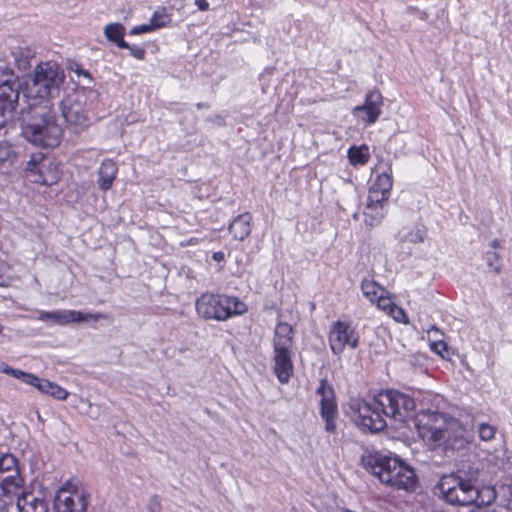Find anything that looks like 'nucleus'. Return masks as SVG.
<instances>
[{"label": "nucleus", "instance_id": "48", "mask_svg": "<svg viewBox=\"0 0 512 512\" xmlns=\"http://www.w3.org/2000/svg\"><path fill=\"white\" fill-rule=\"evenodd\" d=\"M195 5L198 7L200 11L209 10V3L207 0H195Z\"/></svg>", "mask_w": 512, "mask_h": 512}, {"label": "nucleus", "instance_id": "31", "mask_svg": "<svg viewBox=\"0 0 512 512\" xmlns=\"http://www.w3.org/2000/svg\"><path fill=\"white\" fill-rule=\"evenodd\" d=\"M16 162V154L7 142H0V167H11Z\"/></svg>", "mask_w": 512, "mask_h": 512}, {"label": "nucleus", "instance_id": "3", "mask_svg": "<svg viewBox=\"0 0 512 512\" xmlns=\"http://www.w3.org/2000/svg\"><path fill=\"white\" fill-rule=\"evenodd\" d=\"M416 426L419 436L433 447L443 446L444 449H459L466 444L462 435L452 436V432L459 428L458 422L446 421L442 414H423L417 418Z\"/></svg>", "mask_w": 512, "mask_h": 512}, {"label": "nucleus", "instance_id": "30", "mask_svg": "<svg viewBox=\"0 0 512 512\" xmlns=\"http://www.w3.org/2000/svg\"><path fill=\"white\" fill-rule=\"evenodd\" d=\"M43 395H49L57 400H66L69 393L64 388L59 386L58 384L49 381L48 379L45 380V383L43 385V390L41 392Z\"/></svg>", "mask_w": 512, "mask_h": 512}, {"label": "nucleus", "instance_id": "12", "mask_svg": "<svg viewBox=\"0 0 512 512\" xmlns=\"http://www.w3.org/2000/svg\"><path fill=\"white\" fill-rule=\"evenodd\" d=\"M24 489V479L20 470L13 473L6 471L0 473V509L5 510L12 505L15 497Z\"/></svg>", "mask_w": 512, "mask_h": 512}, {"label": "nucleus", "instance_id": "40", "mask_svg": "<svg viewBox=\"0 0 512 512\" xmlns=\"http://www.w3.org/2000/svg\"><path fill=\"white\" fill-rule=\"evenodd\" d=\"M388 315L391 316L397 322H400V323L408 322V318H407L405 311L402 308L398 307L397 305H395L394 308H392L390 310Z\"/></svg>", "mask_w": 512, "mask_h": 512}, {"label": "nucleus", "instance_id": "13", "mask_svg": "<svg viewBox=\"0 0 512 512\" xmlns=\"http://www.w3.org/2000/svg\"><path fill=\"white\" fill-rule=\"evenodd\" d=\"M359 340L358 333L348 323L336 322L329 333V341L333 352L344 349H355Z\"/></svg>", "mask_w": 512, "mask_h": 512}, {"label": "nucleus", "instance_id": "10", "mask_svg": "<svg viewBox=\"0 0 512 512\" xmlns=\"http://www.w3.org/2000/svg\"><path fill=\"white\" fill-rule=\"evenodd\" d=\"M38 320L51 325L65 326L72 323H86L105 318L101 313H84L76 310L39 311Z\"/></svg>", "mask_w": 512, "mask_h": 512}, {"label": "nucleus", "instance_id": "15", "mask_svg": "<svg viewBox=\"0 0 512 512\" xmlns=\"http://www.w3.org/2000/svg\"><path fill=\"white\" fill-rule=\"evenodd\" d=\"M19 512H48L49 504L45 494L38 490L23 489L15 497Z\"/></svg>", "mask_w": 512, "mask_h": 512}, {"label": "nucleus", "instance_id": "33", "mask_svg": "<svg viewBox=\"0 0 512 512\" xmlns=\"http://www.w3.org/2000/svg\"><path fill=\"white\" fill-rule=\"evenodd\" d=\"M14 470H19L17 459L9 453L0 455V473H13Z\"/></svg>", "mask_w": 512, "mask_h": 512}, {"label": "nucleus", "instance_id": "52", "mask_svg": "<svg viewBox=\"0 0 512 512\" xmlns=\"http://www.w3.org/2000/svg\"><path fill=\"white\" fill-rule=\"evenodd\" d=\"M442 359L444 360H447V361H451V354H444V353H441V354H438Z\"/></svg>", "mask_w": 512, "mask_h": 512}, {"label": "nucleus", "instance_id": "24", "mask_svg": "<svg viewBox=\"0 0 512 512\" xmlns=\"http://www.w3.org/2000/svg\"><path fill=\"white\" fill-rule=\"evenodd\" d=\"M125 33V26L118 22L109 23L103 29L104 36L119 48L129 47V43L124 40Z\"/></svg>", "mask_w": 512, "mask_h": 512}, {"label": "nucleus", "instance_id": "9", "mask_svg": "<svg viewBox=\"0 0 512 512\" xmlns=\"http://www.w3.org/2000/svg\"><path fill=\"white\" fill-rule=\"evenodd\" d=\"M19 77L7 66H0V107L13 116L19 100Z\"/></svg>", "mask_w": 512, "mask_h": 512}, {"label": "nucleus", "instance_id": "43", "mask_svg": "<svg viewBox=\"0 0 512 512\" xmlns=\"http://www.w3.org/2000/svg\"><path fill=\"white\" fill-rule=\"evenodd\" d=\"M0 371L5 374L11 375L14 378L19 379V380H21L22 375L24 374V371L19 370V369H14L5 363L0 364Z\"/></svg>", "mask_w": 512, "mask_h": 512}, {"label": "nucleus", "instance_id": "17", "mask_svg": "<svg viewBox=\"0 0 512 512\" xmlns=\"http://www.w3.org/2000/svg\"><path fill=\"white\" fill-rule=\"evenodd\" d=\"M393 186L392 166L388 165L387 170L379 174L369 188L368 196L372 202H387Z\"/></svg>", "mask_w": 512, "mask_h": 512}, {"label": "nucleus", "instance_id": "27", "mask_svg": "<svg viewBox=\"0 0 512 512\" xmlns=\"http://www.w3.org/2000/svg\"><path fill=\"white\" fill-rule=\"evenodd\" d=\"M427 340L432 352H447L448 347L445 341V335L437 327L432 326L427 331Z\"/></svg>", "mask_w": 512, "mask_h": 512}, {"label": "nucleus", "instance_id": "50", "mask_svg": "<svg viewBox=\"0 0 512 512\" xmlns=\"http://www.w3.org/2000/svg\"><path fill=\"white\" fill-rule=\"evenodd\" d=\"M213 259L216 261H222L224 259V253L223 252H215L213 254Z\"/></svg>", "mask_w": 512, "mask_h": 512}, {"label": "nucleus", "instance_id": "53", "mask_svg": "<svg viewBox=\"0 0 512 512\" xmlns=\"http://www.w3.org/2000/svg\"><path fill=\"white\" fill-rule=\"evenodd\" d=\"M196 107H197V109H204V108H207L208 106L205 103L200 102V103L196 104Z\"/></svg>", "mask_w": 512, "mask_h": 512}, {"label": "nucleus", "instance_id": "23", "mask_svg": "<svg viewBox=\"0 0 512 512\" xmlns=\"http://www.w3.org/2000/svg\"><path fill=\"white\" fill-rule=\"evenodd\" d=\"M274 373L278 380L285 384L288 383L293 374V365L289 354H275Z\"/></svg>", "mask_w": 512, "mask_h": 512}, {"label": "nucleus", "instance_id": "42", "mask_svg": "<svg viewBox=\"0 0 512 512\" xmlns=\"http://www.w3.org/2000/svg\"><path fill=\"white\" fill-rule=\"evenodd\" d=\"M427 360L428 358L425 354H412L409 362L414 368L422 369L426 365Z\"/></svg>", "mask_w": 512, "mask_h": 512}, {"label": "nucleus", "instance_id": "4", "mask_svg": "<svg viewBox=\"0 0 512 512\" xmlns=\"http://www.w3.org/2000/svg\"><path fill=\"white\" fill-rule=\"evenodd\" d=\"M196 311L204 319L224 321L245 312L246 306L237 297L205 293L197 299Z\"/></svg>", "mask_w": 512, "mask_h": 512}, {"label": "nucleus", "instance_id": "36", "mask_svg": "<svg viewBox=\"0 0 512 512\" xmlns=\"http://www.w3.org/2000/svg\"><path fill=\"white\" fill-rule=\"evenodd\" d=\"M45 378H40L35 374L24 372L22 375L21 381L27 385H30L37 389L40 393L43 390V385L45 383Z\"/></svg>", "mask_w": 512, "mask_h": 512}, {"label": "nucleus", "instance_id": "47", "mask_svg": "<svg viewBox=\"0 0 512 512\" xmlns=\"http://www.w3.org/2000/svg\"><path fill=\"white\" fill-rule=\"evenodd\" d=\"M11 118H12V116L10 114H8L7 112H5L4 109H2L0 107V129L2 127H4L5 124L7 123V121Z\"/></svg>", "mask_w": 512, "mask_h": 512}, {"label": "nucleus", "instance_id": "34", "mask_svg": "<svg viewBox=\"0 0 512 512\" xmlns=\"http://www.w3.org/2000/svg\"><path fill=\"white\" fill-rule=\"evenodd\" d=\"M498 498L501 506L512 511V484L500 486L498 490Z\"/></svg>", "mask_w": 512, "mask_h": 512}, {"label": "nucleus", "instance_id": "51", "mask_svg": "<svg viewBox=\"0 0 512 512\" xmlns=\"http://www.w3.org/2000/svg\"><path fill=\"white\" fill-rule=\"evenodd\" d=\"M490 245L492 248L497 249L500 247V242L497 239H494L493 241H491Z\"/></svg>", "mask_w": 512, "mask_h": 512}, {"label": "nucleus", "instance_id": "25", "mask_svg": "<svg viewBox=\"0 0 512 512\" xmlns=\"http://www.w3.org/2000/svg\"><path fill=\"white\" fill-rule=\"evenodd\" d=\"M476 499L472 501V505L477 507L488 506L498 497V491L493 486L474 487Z\"/></svg>", "mask_w": 512, "mask_h": 512}, {"label": "nucleus", "instance_id": "20", "mask_svg": "<svg viewBox=\"0 0 512 512\" xmlns=\"http://www.w3.org/2000/svg\"><path fill=\"white\" fill-rule=\"evenodd\" d=\"M385 203L386 202H372L370 197H367V203L363 212L366 225L375 227L382 222L386 214Z\"/></svg>", "mask_w": 512, "mask_h": 512}, {"label": "nucleus", "instance_id": "14", "mask_svg": "<svg viewBox=\"0 0 512 512\" xmlns=\"http://www.w3.org/2000/svg\"><path fill=\"white\" fill-rule=\"evenodd\" d=\"M316 392L321 396V416L326 422L325 429L328 432H334L336 428L334 420L337 415L334 390L326 379H321Z\"/></svg>", "mask_w": 512, "mask_h": 512}, {"label": "nucleus", "instance_id": "41", "mask_svg": "<svg viewBox=\"0 0 512 512\" xmlns=\"http://www.w3.org/2000/svg\"><path fill=\"white\" fill-rule=\"evenodd\" d=\"M121 48L129 50L130 55L138 60H143L145 58L146 50L141 46L129 44V47H121Z\"/></svg>", "mask_w": 512, "mask_h": 512}, {"label": "nucleus", "instance_id": "32", "mask_svg": "<svg viewBox=\"0 0 512 512\" xmlns=\"http://www.w3.org/2000/svg\"><path fill=\"white\" fill-rule=\"evenodd\" d=\"M44 167V163H38L37 156H32L31 160L28 161L26 165V172L32 174H38L36 178L33 180L35 183H40L43 185L48 184V180L43 176L42 168Z\"/></svg>", "mask_w": 512, "mask_h": 512}, {"label": "nucleus", "instance_id": "46", "mask_svg": "<svg viewBox=\"0 0 512 512\" xmlns=\"http://www.w3.org/2000/svg\"><path fill=\"white\" fill-rule=\"evenodd\" d=\"M86 414L94 420L98 419L100 416L99 406L88 402V411L86 412Z\"/></svg>", "mask_w": 512, "mask_h": 512}, {"label": "nucleus", "instance_id": "28", "mask_svg": "<svg viewBox=\"0 0 512 512\" xmlns=\"http://www.w3.org/2000/svg\"><path fill=\"white\" fill-rule=\"evenodd\" d=\"M347 155L353 166L366 165L370 159V152L367 145L352 146L348 149Z\"/></svg>", "mask_w": 512, "mask_h": 512}, {"label": "nucleus", "instance_id": "7", "mask_svg": "<svg viewBox=\"0 0 512 512\" xmlns=\"http://www.w3.org/2000/svg\"><path fill=\"white\" fill-rule=\"evenodd\" d=\"M444 500L452 505L470 506L475 499L474 486L454 477L444 475L437 484Z\"/></svg>", "mask_w": 512, "mask_h": 512}, {"label": "nucleus", "instance_id": "11", "mask_svg": "<svg viewBox=\"0 0 512 512\" xmlns=\"http://www.w3.org/2000/svg\"><path fill=\"white\" fill-rule=\"evenodd\" d=\"M88 495L84 490L61 488L54 501L55 512H86Z\"/></svg>", "mask_w": 512, "mask_h": 512}, {"label": "nucleus", "instance_id": "5", "mask_svg": "<svg viewBox=\"0 0 512 512\" xmlns=\"http://www.w3.org/2000/svg\"><path fill=\"white\" fill-rule=\"evenodd\" d=\"M380 395L367 401L359 398H351L348 402L347 414L356 425L370 432H378L386 427L383 417L385 410L379 405Z\"/></svg>", "mask_w": 512, "mask_h": 512}, {"label": "nucleus", "instance_id": "54", "mask_svg": "<svg viewBox=\"0 0 512 512\" xmlns=\"http://www.w3.org/2000/svg\"><path fill=\"white\" fill-rule=\"evenodd\" d=\"M456 355L460 358L461 362L463 363L464 361H463V359H462V357H461V354H460V353H457Z\"/></svg>", "mask_w": 512, "mask_h": 512}, {"label": "nucleus", "instance_id": "49", "mask_svg": "<svg viewBox=\"0 0 512 512\" xmlns=\"http://www.w3.org/2000/svg\"><path fill=\"white\" fill-rule=\"evenodd\" d=\"M78 75H82L87 78H91L90 73L83 68H81L79 65H77V68L74 70Z\"/></svg>", "mask_w": 512, "mask_h": 512}, {"label": "nucleus", "instance_id": "18", "mask_svg": "<svg viewBox=\"0 0 512 512\" xmlns=\"http://www.w3.org/2000/svg\"><path fill=\"white\" fill-rule=\"evenodd\" d=\"M274 352H290L294 343V329L286 322H278L274 331Z\"/></svg>", "mask_w": 512, "mask_h": 512}, {"label": "nucleus", "instance_id": "35", "mask_svg": "<svg viewBox=\"0 0 512 512\" xmlns=\"http://www.w3.org/2000/svg\"><path fill=\"white\" fill-rule=\"evenodd\" d=\"M171 21L170 16L167 14L165 9H162L161 11H156L152 15L150 19V23L154 30L160 29L168 25Z\"/></svg>", "mask_w": 512, "mask_h": 512}, {"label": "nucleus", "instance_id": "6", "mask_svg": "<svg viewBox=\"0 0 512 512\" xmlns=\"http://www.w3.org/2000/svg\"><path fill=\"white\" fill-rule=\"evenodd\" d=\"M61 115L67 126L79 132L89 126L90 118L86 108V95L83 92L67 94L60 102Z\"/></svg>", "mask_w": 512, "mask_h": 512}, {"label": "nucleus", "instance_id": "21", "mask_svg": "<svg viewBox=\"0 0 512 512\" xmlns=\"http://www.w3.org/2000/svg\"><path fill=\"white\" fill-rule=\"evenodd\" d=\"M252 216L246 212L237 216L229 225V231L239 241L246 239L251 233Z\"/></svg>", "mask_w": 512, "mask_h": 512}, {"label": "nucleus", "instance_id": "2", "mask_svg": "<svg viewBox=\"0 0 512 512\" xmlns=\"http://www.w3.org/2000/svg\"><path fill=\"white\" fill-rule=\"evenodd\" d=\"M361 466L377 476L381 483L394 489L413 490L417 485V476L413 468L398 458L382 455L378 452L367 453L360 459Z\"/></svg>", "mask_w": 512, "mask_h": 512}, {"label": "nucleus", "instance_id": "29", "mask_svg": "<svg viewBox=\"0 0 512 512\" xmlns=\"http://www.w3.org/2000/svg\"><path fill=\"white\" fill-rule=\"evenodd\" d=\"M426 235L427 230L425 227H415L406 232L400 231L397 235V239L402 243L408 242L417 244L424 242Z\"/></svg>", "mask_w": 512, "mask_h": 512}, {"label": "nucleus", "instance_id": "1", "mask_svg": "<svg viewBox=\"0 0 512 512\" xmlns=\"http://www.w3.org/2000/svg\"><path fill=\"white\" fill-rule=\"evenodd\" d=\"M64 77L56 62H42L27 84L26 96L34 102L29 104L32 119L23 127V135L34 145L54 148L59 144L62 129L48 104L50 98L58 95Z\"/></svg>", "mask_w": 512, "mask_h": 512}, {"label": "nucleus", "instance_id": "26", "mask_svg": "<svg viewBox=\"0 0 512 512\" xmlns=\"http://www.w3.org/2000/svg\"><path fill=\"white\" fill-rule=\"evenodd\" d=\"M361 291L371 303H375L380 296L385 295L386 289L376 281L364 278L361 281Z\"/></svg>", "mask_w": 512, "mask_h": 512}, {"label": "nucleus", "instance_id": "22", "mask_svg": "<svg viewBox=\"0 0 512 512\" xmlns=\"http://www.w3.org/2000/svg\"><path fill=\"white\" fill-rule=\"evenodd\" d=\"M481 473L482 471L478 463L463 462L460 468L458 469L457 473L453 475L457 479L476 487L478 486Z\"/></svg>", "mask_w": 512, "mask_h": 512}, {"label": "nucleus", "instance_id": "8", "mask_svg": "<svg viewBox=\"0 0 512 512\" xmlns=\"http://www.w3.org/2000/svg\"><path fill=\"white\" fill-rule=\"evenodd\" d=\"M379 395V405L384 408L385 416L404 422L415 410V401L407 394L395 390H387L380 392Z\"/></svg>", "mask_w": 512, "mask_h": 512}, {"label": "nucleus", "instance_id": "45", "mask_svg": "<svg viewBox=\"0 0 512 512\" xmlns=\"http://www.w3.org/2000/svg\"><path fill=\"white\" fill-rule=\"evenodd\" d=\"M500 258L497 252L487 253V265L493 269L496 274H499L501 271L500 266H494V262L498 261Z\"/></svg>", "mask_w": 512, "mask_h": 512}, {"label": "nucleus", "instance_id": "16", "mask_svg": "<svg viewBox=\"0 0 512 512\" xmlns=\"http://www.w3.org/2000/svg\"><path fill=\"white\" fill-rule=\"evenodd\" d=\"M382 95L378 90L370 91L366 95L363 105L354 108V115L367 124H373L381 114Z\"/></svg>", "mask_w": 512, "mask_h": 512}, {"label": "nucleus", "instance_id": "37", "mask_svg": "<svg viewBox=\"0 0 512 512\" xmlns=\"http://www.w3.org/2000/svg\"><path fill=\"white\" fill-rule=\"evenodd\" d=\"M375 304L379 310H382L387 314L396 305L395 303L392 302V299H391V296H390V293L388 290H386L385 295H382L379 297V299H377Z\"/></svg>", "mask_w": 512, "mask_h": 512}, {"label": "nucleus", "instance_id": "38", "mask_svg": "<svg viewBox=\"0 0 512 512\" xmlns=\"http://www.w3.org/2000/svg\"><path fill=\"white\" fill-rule=\"evenodd\" d=\"M10 266L0 259V287H7L11 283Z\"/></svg>", "mask_w": 512, "mask_h": 512}, {"label": "nucleus", "instance_id": "39", "mask_svg": "<svg viewBox=\"0 0 512 512\" xmlns=\"http://www.w3.org/2000/svg\"><path fill=\"white\" fill-rule=\"evenodd\" d=\"M479 436L482 440L488 441L494 438L496 428L486 423H481L478 428Z\"/></svg>", "mask_w": 512, "mask_h": 512}, {"label": "nucleus", "instance_id": "19", "mask_svg": "<svg viewBox=\"0 0 512 512\" xmlns=\"http://www.w3.org/2000/svg\"><path fill=\"white\" fill-rule=\"evenodd\" d=\"M118 167L116 163L110 159L104 160L98 170V187L102 191H108L116 178Z\"/></svg>", "mask_w": 512, "mask_h": 512}, {"label": "nucleus", "instance_id": "44", "mask_svg": "<svg viewBox=\"0 0 512 512\" xmlns=\"http://www.w3.org/2000/svg\"><path fill=\"white\" fill-rule=\"evenodd\" d=\"M152 31H154V28L152 27L151 23L149 22L148 24H141V25L133 27L129 31V34L130 35H139V34L149 33Z\"/></svg>", "mask_w": 512, "mask_h": 512}]
</instances>
